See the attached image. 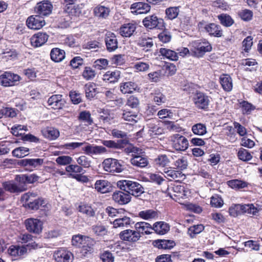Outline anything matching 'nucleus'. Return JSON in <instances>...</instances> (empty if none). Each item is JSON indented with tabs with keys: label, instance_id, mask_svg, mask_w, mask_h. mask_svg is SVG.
<instances>
[{
	"label": "nucleus",
	"instance_id": "5",
	"mask_svg": "<svg viewBox=\"0 0 262 262\" xmlns=\"http://www.w3.org/2000/svg\"><path fill=\"white\" fill-rule=\"evenodd\" d=\"M192 99L198 108L204 110L208 108L210 102V97L205 93L197 91L194 94Z\"/></svg>",
	"mask_w": 262,
	"mask_h": 262
},
{
	"label": "nucleus",
	"instance_id": "9",
	"mask_svg": "<svg viewBox=\"0 0 262 262\" xmlns=\"http://www.w3.org/2000/svg\"><path fill=\"white\" fill-rule=\"evenodd\" d=\"M53 6L49 1L38 3L34 8L35 12L42 17L49 15L52 12Z\"/></svg>",
	"mask_w": 262,
	"mask_h": 262
},
{
	"label": "nucleus",
	"instance_id": "4",
	"mask_svg": "<svg viewBox=\"0 0 262 262\" xmlns=\"http://www.w3.org/2000/svg\"><path fill=\"white\" fill-rule=\"evenodd\" d=\"M168 190L170 197L176 202H179L181 199L187 198L190 194L189 190L182 185L174 186Z\"/></svg>",
	"mask_w": 262,
	"mask_h": 262
},
{
	"label": "nucleus",
	"instance_id": "43",
	"mask_svg": "<svg viewBox=\"0 0 262 262\" xmlns=\"http://www.w3.org/2000/svg\"><path fill=\"white\" fill-rule=\"evenodd\" d=\"M159 52L162 56L169 60L173 61H177L178 60L179 57L178 53L173 50L166 48H161Z\"/></svg>",
	"mask_w": 262,
	"mask_h": 262
},
{
	"label": "nucleus",
	"instance_id": "31",
	"mask_svg": "<svg viewBox=\"0 0 262 262\" xmlns=\"http://www.w3.org/2000/svg\"><path fill=\"white\" fill-rule=\"evenodd\" d=\"M136 29L135 24L132 23L124 24L120 28V34L123 37H129L133 34Z\"/></svg>",
	"mask_w": 262,
	"mask_h": 262
},
{
	"label": "nucleus",
	"instance_id": "37",
	"mask_svg": "<svg viewBox=\"0 0 262 262\" xmlns=\"http://www.w3.org/2000/svg\"><path fill=\"white\" fill-rule=\"evenodd\" d=\"M220 83L223 89L227 92L230 91L232 89V81L231 78L228 74H223L220 77Z\"/></svg>",
	"mask_w": 262,
	"mask_h": 262
},
{
	"label": "nucleus",
	"instance_id": "20",
	"mask_svg": "<svg viewBox=\"0 0 262 262\" xmlns=\"http://www.w3.org/2000/svg\"><path fill=\"white\" fill-rule=\"evenodd\" d=\"M48 104L51 108L59 110L62 108L64 105L65 101L61 95H54L49 98Z\"/></svg>",
	"mask_w": 262,
	"mask_h": 262
},
{
	"label": "nucleus",
	"instance_id": "14",
	"mask_svg": "<svg viewBox=\"0 0 262 262\" xmlns=\"http://www.w3.org/2000/svg\"><path fill=\"white\" fill-rule=\"evenodd\" d=\"M163 23V19L158 18L155 15L147 16L142 20L144 26L147 29H152L159 27V25Z\"/></svg>",
	"mask_w": 262,
	"mask_h": 262
},
{
	"label": "nucleus",
	"instance_id": "54",
	"mask_svg": "<svg viewBox=\"0 0 262 262\" xmlns=\"http://www.w3.org/2000/svg\"><path fill=\"white\" fill-rule=\"evenodd\" d=\"M180 12L179 7H171L167 8L165 10L166 17L170 20L176 18Z\"/></svg>",
	"mask_w": 262,
	"mask_h": 262
},
{
	"label": "nucleus",
	"instance_id": "55",
	"mask_svg": "<svg viewBox=\"0 0 262 262\" xmlns=\"http://www.w3.org/2000/svg\"><path fill=\"white\" fill-rule=\"evenodd\" d=\"M174 165L181 171L186 169L188 166V161L186 157L181 156L174 162Z\"/></svg>",
	"mask_w": 262,
	"mask_h": 262
},
{
	"label": "nucleus",
	"instance_id": "22",
	"mask_svg": "<svg viewBox=\"0 0 262 262\" xmlns=\"http://www.w3.org/2000/svg\"><path fill=\"white\" fill-rule=\"evenodd\" d=\"M112 198L115 202L120 205L126 204L131 200V196L127 192L121 191L114 192Z\"/></svg>",
	"mask_w": 262,
	"mask_h": 262
},
{
	"label": "nucleus",
	"instance_id": "12",
	"mask_svg": "<svg viewBox=\"0 0 262 262\" xmlns=\"http://www.w3.org/2000/svg\"><path fill=\"white\" fill-rule=\"evenodd\" d=\"M9 254L13 256L15 259L23 258L27 254L26 246L12 245L8 250Z\"/></svg>",
	"mask_w": 262,
	"mask_h": 262
},
{
	"label": "nucleus",
	"instance_id": "47",
	"mask_svg": "<svg viewBox=\"0 0 262 262\" xmlns=\"http://www.w3.org/2000/svg\"><path fill=\"white\" fill-rule=\"evenodd\" d=\"M43 134L44 136L50 140H55L59 136V130L52 127H47L44 130Z\"/></svg>",
	"mask_w": 262,
	"mask_h": 262
},
{
	"label": "nucleus",
	"instance_id": "39",
	"mask_svg": "<svg viewBox=\"0 0 262 262\" xmlns=\"http://www.w3.org/2000/svg\"><path fill=\"white\" fill-rule=\"evenodd\" d=\"M131 222L132 220L129 217L124 216L116 219L113 222L112 224L115 228L127 227L130 225Z\"/></svg>",
	"mask_w": 262,
	"mask_h": 262
},
{
	"label": "nucleus",
	"instance_id": "17",
	"mask_svg": "<svg viewBox=\"0 0 262 262\" xmlns=\"http://www.w3.org/2000/svg\"><path fill=\"white\" fill-rule=\"evenodd\" d=\"M150 8L149 4L143 2L135 3L130 6L132 13L136 15L146 14L150 11Z\"/></svg>",
	"mask_w": 262,
	"mask_h": 262
},
{
	"label": "nucleus",
	"instance_id": "7",
	"mask_svg": "<svg viewBox=\"0 0 262 262\" xmlns=\"http://www.w3.org/2000/svg\"><path fill=\"white\" fill-rule=\"evenodd\" d=\"M172 147L178 151H184L189 146L188 141L186 137L179 134L171 137Z\"/></svg>",
	"mask_w": 262,
	"mask_h": 262
},
{
	"label": "nucleus",
	"instance_id": "35",
	"mask_svg": "<svg viewBox=\"0 0 262 262\" xmlns=\"http://www.w3.org/2000/svg\"><path fill=\"white\" fill-rule=\"evenodd\" d=\"M169 230V226L168 224L164 222H157L152 227V230L160 235L166 233Z\"/></svg>",
	"mask_w": 262,
	"mask_h": 262
},
{
	"label": "nucleus",
	"instance_id": "33",
	"mask_svg": "<svg viewBox=\"0 0 262 262\" xmlns=\"http://www.w3.org/2000/svg\"><path fill=\"white\" fill-rule=\"evenodd\" d=\"M137 88V84L131 81L122 82L120 84V91L124 94L132 93Z\"/></svg>",
	"mask_w": 262,
	"mask_h": 262
},
{
	"label": "nucleus",
	"instance_id": "44",
	"mask_svg": "<svg viewBox=\"0 0 262 262\" xmlns=\"http://www.w3.org/2000/svg\"><path fill=\"white\" fill-rule=\"evenodd\" d=\"M85 96L89 99L93 98L98 93L96 85L93 83H88L84 86Z\"/></svg>",
	"mask_w": 262,
	"mask_h": 262
},
{
	"label": "nucleus",
	"instance_id": "45",
	"mask_svg": "<svg viewBox=\"0 0 262 262\" xmlns=\"http://www.w3.org/2000/svg\"><path fill=\"white\" fill-rule=\"evenodd\" d=\"M227 183L230 187L235 189L244 188L248 186L247 182L238 179L228 181Z\"/></svg>",
	"mask_w": 262,
	"mask_h": 262
},
{
	"label": "nucleus",
	"instance_id": "2",
	"mask_svg": "<svg viewBox=\"0 0 262 262\" xmlns=\"http://www.w3.org/2000/svg\"><path fill=\"white\" fill-rule=\"evenodd\" d=\"M191 55L198 57H202L205 53L212 50L211 44L206 39H200L192 41L190 43Z\"/></svg>",
	"mask_w": 262,
	"mask_h": 262
},
{
	"label": "nucleus",
	"instance_id": "62",
	"mask_svg": "<svg viewBox=\"0 0 262 262\" xmlns=\"http://www.w3.org/2000/svg\"><path fill=\"white\" fill-rule=\"evenodd\" d=\"M77 163L82 167L89 168L91 167V161L85 156H81L76 160Z\"/></svg>",
	"mask_w": 262,
	"mask_h": 262
},
{
	"label": "nucleus",
	"instance_id": "46",
	"mask_svg": "<svg viewBox=\"0 0 262 262\" xmlns=\"http://www.w3.org/2000/svg\"><path fill=\"white\" fill-rule=\"evenodd\" d=\"M27 202L25 203V206H27L32 210H37L40 206H43L45 204L44 200L42 198L30 200Z\"/></svg>",
	"mask_w": 262,
	"mask_h": 262
},
{
	"label": "nucleus",
	"instance_id": "49",
	"mask_svg": "<svg viewBox=\"0 0 262 262\" xmlns=\"http://www.w3.org/2000/svg\"><path fill=\"white\" fill-rule=\"evenodd\" d=\"M191 130L194 135L203 136L207 133V128L203 123H196L192 126Z\"/></svg>",
	"mask_w": 262,
	"mask_h": 262
},
{
	"label": "nucleus",
	"instance_id": "28",
	"mask_svg": "<svg viewBox=\"0 0 262 262\" xmlns=\"http://www.w3.org/2000/svg\"><path fill=\"white\" fill-rule=\"evenodd\" d=\"M120 77V71L115 70L114 71H107L103 75L102 79L108 83H115L117 82Z\"/></svg>",
	"mask_w": 262,
	"mask_h": 262
},
{
	"label": "nucleus",
	"instance_id": "53",
	"mask_svg": "<svg viewBox=\"0 0 262 262\" xmlns=\"http://www.w3.org/2000/svg\"><path fill=\"white\" fill-rule=\"evenodd\" d=\"M126 142V141L120 140L115 142L112 140H103L102 143L103 145L111 148L120 149L123 147L122 143Z\"/></svg>",
	"mask_w": 262,
	"mask_h": 262
},
{
	"label": "nucleus",
	"instance_id": "36",
	"mask_svg": "<svg viewBox=\"0 0 262 262\" xmlns=\"http://www.w3.org/2000/svg\"><path fill=\"white\" fill-rule=\"evenodd\" d=\"M51 58L55 62H60L65 57V52L59 48H53L50 53Z\"/></svg>",
	"mask_w": 262,
	"mask_h": 262
},
{
	"label": "nucleus",
	"instance_id": "21",
	"mask_svg": "<svg viewBox=\"0 0 262 262\" xmlns=\"http://www.w3.org/2000/svg\"><path fill=\"white\" fill-rule=\"evenodd\" d=\"M49 36L43 32H38L31 38V43L34 47H39L45 44L48 39Z\"/></svg>",
	"mask_w": 262,
	"mask_h": 262
},
{
	"label": "nucleus",
	"instance_id": "10",
	"mask_svg": "<svg viewBox=\"0 0 262 262\" xmlns=\"http://www.w3.org/2000/svg\"><path fill=\"white\" fill-rule=\"evenodd\" d=\"M26 229L30 232L39 234L42 229V223L37 219L30 218L25 222Z\"/></svg>",
	"mask_w": 262,
	"mask_h": 262
},
{
	"label": "nucleus",
	"instance_id": "58",
	"mask_svg": "<svg viewBox=\"0 0 262 262\" xmlns=\"http://www.w3.org/2000/svg\"><path fill=\"white\" fill-rule=\"evenodd\" d=\"M224 204V201L219 195L215 194L210 198V205L214 208H221Z\"/></svg>",
	"mask_w": 262,
	"mask_h": 262
},
{
	"label": "nucleus",
	"instance_id": "27",
	"mask_svg": "<svg viewBox=\"0 0 262 262\" xmlns=\"http://www.w3.org/2000/svg\"><path fill=\"white\" fill-rule=\"evenodd\" d=\"M84 152L89 155H99L106 152V149L102 146L93 145L91 144L87 145L85 147L82 148Z\"/></svg>",
	"mask_w": 262,
	"mask_h": 262
},
{
	"label": "nucleus",
	"instance_id": "64",
	"mask_svg": "<svg viewBox=\"0 0 262 262\" xmlns=\"http://www.w3.org/2000/svg\"><path fill=\"white\" fill-rule=\"evenodd\" d=\"M100 258L103 262H114V257L112 253L108 251H104L100 255Z\"/></svg>",
	"mask_w": 262,
	"mask_h": 262
},
{
	"label": "nucleus",
	"instance_id": "40",
	"mask_svg": "<svg viewBox=\"0 0 262 262\" xmlns=\"http://www.w3.org/2000/svg\"><path fill=\"white\" fill-rule=\"evenodd\" d=\"M139 216L146 220L157 219L158 217V213L152 209H147L139 212Z\"/></svg>",
	"mask_w": 262,
	"mask_h": 262
},
{
	"label": "nucleus",
	"instance_id": "52",
	"mask_svg": "<svg viewBox=\"0 0 262 262\" xmlns=\"http://www.w3.org/2000/svg\"><path fill=\"white\" fill-rule=\"evenodd\" d=\"M84 241L87 242H90V241H92V242H94L93 239L89 237L83 236L80 234H77L74 235L73 236L72 242L73 245L76 246H79L80 245L82 244V242Z\"/></svg>",
	"mask_w": 262,
	"mask_h": 262
},
{
	"label": "nucleus",
	"instance_id": "18",
	"mask_svg": "<svg viewBox=\"0 0 262 262\" xmlns=\"http://www.w3.org/2000/svg\"><path fill=\"white\" fill-rule=\"evenodd\" d=\"M105 42L106 49L109 52L115 51L118 46V42L115 34L109 32L106 34Z\"/></svg>",
	"mask_w": 262,
	"mask_h": 262
},
{
	"label": "nucleus",
	"instance_id": "23",
	"mask_svg": "<svg viewBox=\"0 0 262 262\" xmlns=\"http://www.w3.org/2000/svg\"><path fill=\"white\" fill-rule=\"evenodd\" d=\"M43 159H26L21 160L20 164L26 167V169H30L32 170L33 168H36L42 165Z\"/></svg>",
	"mask_w": 262,
	"mask_h": 262
},
{
	"label": "nucleus",
	"instance_id": "24",
	"mask_svg": "<svg viewBox=\"0 0 262 262\" xmlns=\"http://www.w3.org/2000/svg\"><path fill=\"white\" fill-rule=\"evenodd\" d=\"M205 29L211 36L221 37L223 35V30L221 27L214 23L206 25L205 27Z\"/></svg>",
	"mask_w": 262,
	"mask_h": 262
},
{
	"label": "nucleus",
	"instance_id": "51",
	"mask_svg": "<svg viewBox=\"0 0 262 262\" xmlns=\"http://www.w3.org/2000/svg\"><path fill=\"white\" fill-rule=\"evenodd\" d=\"M78 119L80 121L84 122L86 125H91L93 123L91 115L88 111H84L80 112Z\"/></svg>",
	"mask_w": 262,
	"mask_h": 262
},
{
	"label": "nucleus",
	"instance_id": "63",
	"mask_svg": "<svg viewBox=\"0 0 262 262\" xmlns=\"http://www.w3.org/2000/svg\"><path fill=\"white\" fill-rule=\"evenodd\" d=\"M238 14L242 20L247 21L252 19L253 16L252 11L248 9L242 10Z\"/></svg>",
	"mask_w": 262,
	"mask_h": 262
},
{
	"label": "nucleus",
	"instance_id": "50",
	"mask_svg": "<svg viewBox=\"0 0 262 262\" xmlns=\"http://www.w3.org/2000/svg\"><path fill=\"white\" fill-rule=\"evenodd\" d=\"M92 231L95 235L100 236L107 235L108 233L106 228L100 224L93 225L92 227Z\"/></svg>",
	"mask_w": 262,
	"mask_h": 262
},
{
	"label": "nucleus",
	"instance_id": "32",
	"mask_svg": "<svg viewBox=\"0 0 262 262\" xmlns=\"http://www.w3.org/2000/svg\"><path fill=\"white\" fill-rule=\"evenodd\" d=\"M153 245L159 249H170L175 246L176 244L172 240L158 239L154 241Z\"/></svg>",
	"mask_w": 262,
	"mask_h": 262
},
{
	"label": "nucleus",
	"instance_id": "16",
	"mask_svg": "<svg viewBox=\"0 0 262 262\" xmlns=\"http://www.w3.org/2000/svg\"><path fill=\"white\" fill-rule=\"evenodd\" d=\"M2 186L4 189L11 193H19L24 191L26 190L27 187L25 185L19 183L17 185L12 181H8L3 183Z\"/></svg>",
	"mask_w": 262,
	"mask_h": 262
},
{
	"label": "nucleus",
	"instance_id": "13",
	"mask_svg": "<svg viewBox=\"0 0 262 262\" xmlns=\"http://www.w3.org/2000/svg\"><path fill=\"white\" fill-rule=\"evenodd\" d=\"M54 257L57 262H72L74 256L69 251L61 249L54 254Z\"/></svg>",
	"mask_w": 262,
	"mask_h": 262
},
{
	"label": "nucleus",
	"instance_id": "19",
	"mask_svg": "<svg viewBox=\"0 0 262 262\" xmlns=\"http://www.w3.org/2000/svg\"><path fill=\"white\" fill-rule=\"evenodd\" d=\"M119 235L121 239L132 243L137 242L141 237V235H139L138 232H137L135 230H133L130 229L121 231Z\"/></svg>",
	"mask_w": 262,
	"mask_h": 262
},
{
	"label": "nucleus",
	"instance_id": "48",
	"mask_svg": "<svg viewBox=\"0 0 262 262\" xmlns=\"http://www.w3.org/2000/svg\"><path fill=\"white\" fill-rule=\"evenodd\" d=\"M217 18L221 24L226 27L231 26L234 23V20L229 15L227 14L222 13L219 15Z\"/></svg>",
	"mask_w": 262,
	"mask_h": 262
},
{
	"label": "nucleus",
	"instance_id": "59",
	"mask_svg": "<svg viewBox=\"0 0 262 262\" xmlns=\"http://www.w3.org/2000/svg\"><path fill=\"white\" fill-rule=\"evenodd\" d=\"M96 75V72L92 68L90 67H85L82 73V76L84 79L87 80L93 79Z\"/></svg>",
	"mask_w": 262,
	"mask_h": 262
},
{
	"label": "nucleus",
	"instance_id": "60",
	"mask_svg": "<svg viewBox=\"0 0 262 262\" xmlns=\"http://www.w3.org/2000/svg\"><path fill=\"white\" fill-rule=\"evenodd\" d=\"M237 156L239 159L243 161H247L250 160L252 156L250 153L244 148H241L238 151Z\"/></svg>",
	"mask_w": 262,
	"mask_h": 262
},
{
	"label": "nucleus",
	"instance_id": "56",
	"mask_svg": "<svg viewBox=\"0 0 262 262\" xmlns=\"http://www.w3.org/2000/svg\"><path fill=\"white\" fill-rule=\"evenodd\" d=\"M29 149L25 147H19L14 149L12 154L14 157L20 158L27 156L29 154Z\"/></svg>",
	"mask_w": 262,
	"mask_h": 262
},
{
	"label": "nucleus",
	"instance_id": "11",
	"mask_svg": "<svg viewBox=\"0 0 262 262\" xmlns=\"http://www.w3.org/2000/svg\"><path fill=\"white\" fill-rule=\"evenodd\" d=\"M26 23L29 28L33 30L40 29L45 25L44 19L38 14L29 17Z\"/></svg>",
	"mask_w": 262,
	"mask_h": 262
},
{
	"label": "nucleus",
	"instance_id": "42",
	"mask_svg": "<svg viewBox=\"0 0 262 262\" xmlns=\"http://www.w3.org/2000/svg\"><path fill=\"white\" fill-rule=\"evenodd\" d=\"M138 45L145 52L151 51L154 46L152 39L151 38H141L138 40Z\"/></svg>",
	"mask_w": 262,
	"mask_h": 262
},
{
	"label": "nucleus",
	"instance_id": "25",
	"mask_svg": "<svg viewBox=\"0 0 262 262\" xmlns=\"http://www.w3.org/2000/svg\"><path fill=\"white\" fill-rule=\"evenodd\" d=\"M135 229L139 235L141 234H149L152 232V226L145 222H137L135 225Z\"/></svg>",
	"mask_w": 262,
	"mask_h": 262
},
{
	"label": "nucleus",
	"instance_id": "3",
	"mask_svg": "<svg viewBox=\"0 0 262 262\" xmlns=\"http://www.w3.org/2000/svg\"><path fill=\"white\" fill-rule=\"evenodd\" d=\"M80 13L79 9L71 7L65 8L59 18V24L61 28H67L72 22L73 16Z\"/></svg>",
	"mask_w": 262,
	"mask_h": 262
},
{
	"label": "nucleus",
	"instance_id": "38",
	"mask_svg": "<svg viewBox=\"0 0 262 262\" xmlns=\"http://www.w3.org/2000/svg\"><path fill=\"white\" fill-rule=\"evenodd\" d=\"M39 177L35 174H31L30 175L23 174L17 176L16 180L20 183H33L38 181Z\"/></svg>",
	"mask_w": 262,
	"mask_h": 262
},
{
	"label": "nucleus",
	"instance_id": "26",
	"mask_svg": "<svg viewBox=\"0 0 262 262\" xmlns=\"http://www.w3.org/2000/svg\"><path fill=\"white\" fill-rule=\"evenodd\" d=\"M95 188L101 193L108 192L112 190V184L105 180H97L95 184Z\"/></svg>",
	"mask_w": 262,
	"mask_h": 262
},
{
	"label": "nucleus",
	"instance_id": "30",
	"mask_svg": "<svg viewBox=\"0 0 262 262\" xmlns=\"http://www.w3.org/2000/svg\"><path fill=\"white\" fill-rule=\"evenodd\" d=\"M165 174V177L169 180H175L176 181H180L183 179L184 174L182 172L179 170H175L173 169H167L164 171Z\"/></svg>",
	"mask_w": 262,
	"mask_h": 262
},
{
	"label": "nucleus",
	"instance_id": "41",
	"mask_svg": "<svg viewBox=\"0 0 262 262\" xmlns=\"http://www.w3.org/2000/svg\"><path fill=\"white\" fill-rule=\"evenodd\" d=\"M79 211L88 217L95 216V210L91 206L88 204H83L79 205Z\"/></svg>",
	"mask_w": 262,
	"mask_h": 262
},
{
	"label": "nucleus",
	"instance_id": "57",
	"mask_svg": "<svg viewBox=\"0 0 262 262\" xmlns=\"http://www.w3.org/2000/svg\"><path fill=\"white\" fill-rule=\"evenodd\" d=\"M204 229L203 225H196L190 227L188 230V234L191 238L194 237L196 234L201 233Z\"/></svg>",
	"mask_w": 262,
	"mask_h": 262
},
{
	"label": "nucleus",
	"instance_id": "1",
	"mask_svg": "<svg viewBox=\"0 0 262 262\" xmlns=\"http://www.w3.org/2000/svg\"><path fill=\"white\" fill-rule=\"evenodd\" d=\"M117 185L120 189L127 192L130 195L138 196L144 192L142 186L135 181L126 180H120L117 182Z\"/></svg>",
	"mask_w": 262,
	"mask_h": 262
},
{
	"label": "nucleus",
	"instance_id": "34",
	"mask_svg": "<svg viewBox=\"0 0 262 262\" xmlns=\"http://www.w3.org/2000/svg\"><path fill=\"white\" fill-rule=\"evenodd\" d=\"M132 156L133 158L130 159V163L132 165L141 168L145 167L147 165L148 160L143 155H133Z\"/></svg>",
	"mask_w": 262,
	"mask_h": 262
},
{
	"label": "nucleus",
	"instance_id": "8",
	"mask_svg": "<svg viewBox=\"0 0 262 262\" xmlns=\"http://www.w3.org/2000/svg\"><path fill=\"white\" fill-rule=\"evenodd\" d=\"M20 77L9 72H5L0 75V84L4 86L14 85L19 80Z\"/></svg>",
	"mask_w": 262,
	"mask_h": 262
},
{
	"label": "nucleus",
	"instance_id": "15",
	"mask_svg": "<svg viewBox=\"0 0 262 262\" xmlns=\"http://www.w3.org/2000/svg\"><path fill=\"white\" fill-rule=\"evenodd\" d=\"M160 125L161 123L158 120H151L147 124L148 134L150 136L154 138L164 133V129Z\"/></svg>",
	"mask_w": 262,
	"mask_h": 262
},
{
	"label": "nucleus",
	"instance_id": "29",
	"mask_svg": "<svg viewBox=\"0 0 262 262\" xmlns=\"http://www.w3.org/2000/svg\"><path fill=\"white\" fill-rule=\"evenodd\" d=\"M110 9L108 7L102 5H98L94 8V15L99 19H106L110 13Z\"/></svg>",
	"mask_w": 262,
	"mask_h": 262
},
{
	"label": "nucleus",
	"instance_id": "6",
	"mask_svg": "<svg viewBox=\"0 0 262 262\" xmlns=\"http://www.w3.org/2000/svg\"><path fill=\"white\" fill-rule=\"evenodd\" d=\"M103 169L111 173H120L123 169V165L116 159L107 158L105 159L102 163Z\"/></svg>",
	"mask_w": 262,
	"mask_h": 262
},
{
	"label": "nucleus",
	"instance_id": "61",
	"mask_svg": "<svg viewBox=\"0 0 262 262\" xmlns=\"http://www.w3.org/2000/svg\"><path fill=\"white\" fill-rule=\"evenodd\" d=\"M262 210V206L257 204H249L248 214L253 216H257Z\"/></svg>",
	"mask_w": 262,
	"mask_h": 262
}]
</instances>
